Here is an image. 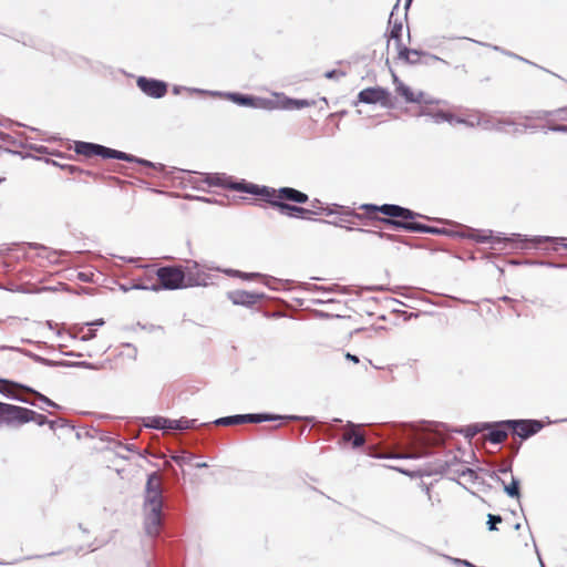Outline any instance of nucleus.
Listing matches in <instances>:
<instances>
[{"label": "nucleus", "mask_w": 567, "mask_h": 567, "mask_svg": "<svg viewBox=\"0 0 567 567\" xmlns=\"http://www.w3.org/2000/svg\"><path fill=\"white\" fill-rule=\"evenodd\" d=\"M342 441L351 443L353 447H360L364 444L365 439L358 425L348 424L342 432Z\"/></svg>", "instance_id": "15"}, {"label": "nucleus", "mask_w": 567, "mask_h": 567, "mask_svg": "<svg viewBox=\"0 0 567 567\" xmlns=\"http://www.w3.org/2000/svg\"><path fill=\"white\" fill-rule=\"evenodd\" d=\"M196 467H206L207 466V463H196L195 464Z\"/></svg>", "instance_id": "34"}, {"label": "nucleus", "mask_w": 567, "mask_h": 567, "mask_svg": "<svg viewBox=\"0 0 567 567\" xmlns=\"http://www.w3.org/2000/svg\"><path fill=\"white\" fill-rule=\"evenodd\" d=\"M4 181V178H0V184Z\"/></svg>", "instance_id": "38"}, {"label": "nucleus", "mask_w": 567, "mask_h": 567, "mask_svg": "<svg viewBox=\"0 0 567 567\" xmlns=\"http://www.w3.org/2000/svg\"><path fill=\"white\" fill-rule=\"evenodd\" d=\"M288 420H297L296 416H280V415H269V414H243V415H233L220 417L215 421L216 425H238L244 423H260L264 421H288Z\"/></svg>", "instance_id": "6"}, {"label": "nucleus", "mask_w": 567, "mask_h": 567, "mask_svg": "<svg viewBox=\"0 0 567 567\" xmlns=\"http://www.w3.org/2000/svg\"><path fill=\"white\" fill-rule=\"evenodd\" d=\"M172 420L164 419V417H157L153 421V426L156 429H171V422Z\"/></svg>", "instance_id": "26"}, {"label": "nucleus", "mask_w": 567, "mask_h": 567, "mask_svg": "<svg viewBox=\"0 0 567 567\" xmlns=\"http://www.w3.org/2000/svg\"><path fill=\"white\" fill-rule=\"evenodd\" d=\"M147 512L145 517V528L148 535L156 536L159 533L162 522V505L157 506H145Z\"/></svg>", "instance_id": "13"}, {"label": "nucleus", "mask_w": 567, "mask_h": 567, "mask_svg": "<svg viewBox=\"0 0 567 567\" xmlns=\"http://www.w3.org/2000/svg\"><path fill=\"white\" fill-rule=\"evenodd\" d=\"M489 237L488 236H476L475 239L480 243H485L487 241Z\"/></svg>", "instance_id": "29"}, {"label": "nucleus", "mask_w": 567, "mask_h": 567, "mask_svg": "<svg viewBox=\"0 0 567 567\" xmlns=\"http://www.w3.org/2000/svg\"><path fill=\"white\" fill-rule=\"evenodd\" d=\"M504 425L522 440L530 437L544 427L543 422L537 420H509L504 422Z\"/></svg>", "instance_id": "8"}, {"label": "nucleus", "mask_w": 567, "mask_h": 567, "mask_svg": "<svg viewBox=\"0 0 567 567\" xmlns=\"http://www.w3.org/2000/svg\"><path fill=\"white\" fill-rule=\"evenodd\" d=\"M173 460L178 464V465H184V464H192V461H193V456L192 455H175L173 456Z\"/></svg>", "instance_id": "27"}, {"label": "nucleus", "mask_w": 567, "mask_h": 567, "mask_svg": "<svg viewBox=\"0 0 567 567\" xmlns=\"http://www.w3.org/2000/svg\"><path fill=\"white\" fill-rule=\"evenodd\" d=\"M315 105V101L286 99L282 102L284 109H303Z\"/></svg>", "instance_id": "21"}, {"label": "nucleus", "mask_w": 567, "mask_h": 567, "mask_svg": "<svg viewBox=\"0 0 567 567\" xmlns=\"http://www.w3.org/2000/svg\"><path fill=\"white\" fill-rule=\"evenodd\" d=\"M558 130L567 131V126H561V127H559Z\"/></svg>", "instance_id": "36"}, {"label": "nucleus", "mask_w": 567, "mask_h": 567, "mask_svg": "<svg viewBox=\"0 0 567 567\" xmlns=\"http://www.w3.org/2000/svg\"><path fill=\"white\" fill-rule=\"evenodd\" d=\"M193 422L194 421L183 420V419L182 420H172L169 422L171 430H186V429H189V427H192Z\"/></svg>", "instance_id": "23"}, {"label": "nucleus", "mask_w": 567, "mask_h": 567, "mask_svg": "<svg viewBox=\"0 0 567 567\" xmlns=\"http://www.w3.org/2000/svg\"><path fill=\"white\" fill-rule=\"evenodd\" d=\"M19 391L33 394L35 398H38L39 400L43 401L48 405L55 406V403H53L50 399H48L43 394L34 391L33 389H31V388H29L27 385H23L21 383H17V382H13V381L0 379V392L13 395L14 398H17V399H19V400H21L23 402L30 403V401H28L27 399L19 398L17 395V393ZM31 404H33V403L31 402Z\"/></svg>", "instance_id": "9"}, {"label": "nucleus", "mask_w": 567, "mask_h": 567, "mask_svg": "<svg viewBox=\"0 0 567 567\" xmlns=\"http://www.w3.org/2000/svg\"><path fill=\"white\" fill-rule=\"evenodd\" d=\"M398 58L406 63L416 64L421 60V53L416 50H411L403 44L398 45Z\"/></svg>", "instance_id": "17"}, {"label": "nucleus", "mask_w": 567, "mask_h": 567, "mask_svg": "<svg viewBox=\"0 0 567 567\" xmlns=\"http://www.w3.org/2000/svg\"><path fill=\"white\" fill-rule=\"evenodd\" d=\"M74 152L79 155H82L86 158H92L94 156H101L103 158H116L121 161L126 162H137L145 166H151L152 164L148 161L145 159H138L135 156L116 151L113 148L105 147L103 145L89 143V142H75L74 144Z\"/></svg>", "instance_id": "4"}, {"label": "nucleus", "mask_w": 567, "mask_h": 567, "mask_svg": "<svg viewBox=\"0 0 567 567\" xmlns=\"http://www.w3.org/2000/svg\"><path fill=\"white\" fill-rule=\"evenodd\" d=\"M159 287L166 290H176L197 285L198 282L187 275L181 266H165L156 271Z\"/></svg>", "instance_id": "5"}, {"label": "nucleus", "mask_w": 567, "mask_h": 567, "mask_svg": "<svg viewBox=\"0 0 567 567\" xmlns=\"http://www.w3.org/2000/svg\"><path fill=\"white\" fill-rule=\"evenodd\" d=\"M488 520H487V525H488V529L489 530H496L497 527H496V524L501 523L503 519L499 515H493V514H488Z\"/></svg>", "instance_id": "25"}, {"label": "nucleus", "mask_w": 567, "mask_h": 567, "mask_svg": "<svg viewBox=\"0 0 567 567\" xmlns=\"http://www.w3.org/2000/svg\"><path fill=\"white\" fill-rule=\"evenodd\" d=\"M137 85L145 94L156 99L164 96L167 92L166 83L158 80L140 78Z\"/></svg>", "instance_id": "12"}, {"label": "nucleus", "mask_w": 567, "mask_h": 567, "mask_svg": "<svg viewBox=\"0 0 567 567\" xmlns=\"http://www.w3.org/2000/svg\"><path fill=\"white\" fill-rule=\"evenodd\" d=\"M205 182L209 186H219L224 188H228L236 192H244L252 195V192L249 190V187H259L256 184L246 183V182H234L231 177L225 175V174H207L205 176Z\"/></svg>", "instance_id": "7"}, {"label": "nucleus", "mask_w": 567, "mask_h": 567, "mask_svg": "<svg viewBox=\"0 0 567 567\" xmlns=\"http://www.w3.org/2000/svg\"><path fill=\"white\" fill-rule=\"evenodd\" d=\"M162 502V476L154 472L148 476L146 483L145 506H159Z\"/></svg>", "instance_id": "10"}, {"label": "nucleus", "mask_w": 567, "mask_h": 567, "mask_svg": "<svg viewBox=\"0 0 567 567\" xmlns=\"http://www.w3.org/2000/svg\"><path fill=\"white\" fill-rule=\"evenodd\" d=\"M477 430H472L471 427L467 429V433L470 435H474L476 433Z\"/></svg>", "instance_id": "35"}, {"label": "nucleus", "mask_w": 567, "mask_h": 567, "mask_svg": "<svg viewBox=\"0 0 567 567\" xmlns=\"http://www.w3.org/2000/svg\"><path fill=\"white\" fill-rule=\"evenodd\" d=\"M507 426L502 423L496 429H493L485 437L492 443L499 444L507 439Z\"/></svg>", "instance_id": "20"}, {"label": "nucleus", "mask_w": 567, "mask_h": 567, "mask_svg": "<svg viewBox=\"0 0 567 567\" xmlns=\"http://www.w3.org/2000/svg\"><path fill=\"white\" fill-rule=\"evenodd\" d=\"M389 97V92L379 86L364 89L358 95L359 101L367 104L381 103L382 105H386Z\"/></svg>", "instance_id": "11"}, {"label": "nucleus", "mask_w": 567, "mask_h": 567, "mask_svg": "<svg viewBox=\"0 0 567 567\" xmlns=\"http://www.w3.org/2000/svg\"><path fill=\"white\" fill-rule=\"evenodd\" d=\"M95 337V333L92 329L87 330V333L83 336V339H92Z\"/></svg>", "instance_id": "28"}, {"label": "nucleus", "mask_w": 567, "mask_h": 567, "mask_svg": "<svg viewBox=\"0 0 567 567\" xmlns=\"http://www.w3.org/2000/svg\"><path fill=\"white\" fill-rule=\"evenodd\" d=\"M505 492L512 497H519V482L512 477L508 485H504Z\"/></svg>", "instance_id": "22"}, {"label": "nucleus", "mask_w": 567, "mask_h": 567, "mask_svg": "<svg viewBox=\"0 0 567 567\" xmlns=\"http://www.w3.org/2000/svg\"><path fill=\"white\" fill-rule=\"evenodd\" d=\"M103 323H104L103 319H100V320L93 322V324H100V326H102ZM87 326H92V323H87Z\"/></svg>", "instance_id": "32"}, {"label": "nucleus", "mask_w": 567, "mask_h": 567, "mask_svg": "<svg viewBox=\"0 0 567 567\" xmlns=\"http://www.w3.org/2000/svg\"><path fill=\"white\" fill-rule=\"evenodd\" d=\"M401 32H402V24H394L391 29V32H390V40H395V47L398 48L399 44H402L401 43Z\"/></svg>", "instance_id": "24"}, {"label": "nucleus", "mask_w": 567, "mask_h": 567, "mask_svg": "<svg viewBox=\"0 0 567 567\" xmlns=\"http://www.w3.org/2000/svg\"><path fill=\"white\" fill-rule=\"evenodd\" d=\"M230 99L239 104V105H244V106H251V107H260L262 106V101L258 97H254V96H248V95H243V94H238V93H235V94H231L230 95Z\"/></svg>", "instance_id": "19"}, {"label": "nucleus", "mask_w": 567, "mask_h": 567, "mask_svg": "<svg viewBox=\"0 0 567 567\" xmlns=\"http://www.w3.org/2000/svg\"><path fill=\"white\" fill-rule=\"evenodd\" d=\"M240 277H243V278H248L249 276H248V275H246V274H244V275H240Z\"/></svg>", "instance_id": "37"}, {"label": "nucleus", "mask_w": 567, "mask_h": 567, "mask_svg": "<svg viewBox=\"0 0 567 567\" xmlns=\"http://www.w3.org/2000/svg\"><path fill=\"white\" fill-rule=\"evenodd\" d=\"M361 209L364 210V214H354V217L359 219L365 217L368 219L379 220L394 228H401L412 233L434 234L439 231L433 227L414 221L419 214L408 208L401 207L399 205L384 204L378 206L372 204H365L361 206Z\"/></svg>", "instance_id": "1"}, {"label": "nucleus", "mask_w": 567, "mask_h": 567, "mask_svg": "<svg viewBox=\"0 0 567 567\" xmlns=\"http://www.w3.org/2000/svg\"><path fill=\"white\" fill-rule=\"evenodd\" d=\"M228 298L231 300L234 305L249 307L259 301L261 296L246 290H235L228 293Z\"/></svg>", "instance_id": "16"}, {"label": "nucleus", "mask_w": 567, "mask_h": 567, "mask_svg": "<svg viewBox=\"0 0 567 567\" xmlns=\"http://www.w3.org/2000/svg\"><path fill=\"white\" fill-rule=\"evenodd\" d=\"M45 420L44 415L33 410L0 402V427L3 425L18 427L31 421L43 424Z\"/></svg>", "instance_id": "3"}, {"label": "nucleus", "mask_w": 567, "mask_h": 567, "mask_svg": "<svg viewBox=\"0 0 567 567\" xmlns=\"http://www.w3.org/2000/svg\"><path fill=\"white\" fill-rule=\"evenodd\" d=\"M433 118L435 122H441V121H447L450 123H462V124H466V125H470V126H474L475 125V122L474 121H470V120H466V118H463V117H458V116H455L454 114L450 113V112H443V111H440V112H436L433 114Z\"/></svg>", "instance_id": "18"}, {"label": "nucleus", "mask_w": 567, "mask_h": 567, "mask_svg": "<svg viewBox=\"0 0 567 567\" xmlns=\"http://www.w3.org/2000/svg\"><path fill=\"white\" fill-rule=\"evenodd\" d=\"M422 488H423V491L426 493V495H427V496H429V498H430V497H431V495H430V488H429V486H426V485H422Z\"/></svg>", "instance_id": "31"}, {"label": "nucleus", "mask_w": 567, "mask_h": 567, "mask_svg": "<svg viewBox=\"0 0 567 567\" xmlns=\"http://www.w3.org/2000/svg\"><path fill=\"white\" fill-rule=\"evenodd\" d=\"M248 189L252 192V195L258 196L272 207L278 208L281 214L289 217L310 218V216L316 213L312 209H307L287 203L293 202L305 204L308 200V195L298 189L291 187H281L276 189L268 186L249 187Z\"/></svg>", "instance_id": "2"}, {"label": "nucleus", "mask_w": 567, "mask_h": 567, "mask_svg": "<svg viewBox=\"0 0 567 567\" xmlns=\"http://www.w3.org/2000/svg\"><path fill=\"white\" fill-rule=\"evenodd\" d=\"M462 563H463L466 567H476V566H474L473 564H471V563H470V561H467V560H463Z\"/></svg>", "instance_id": "33"}, {"label": "nucleus", "mask_w": 567, "mask_h": 567, "mask_svg": "<svg viewBox=\"0 0 567 567\" xmlns=\"http://www.w3.org/2000/svg\"><path fill=\"white\" fill-rule=\"evenodd\" d=\"M347 358L354 361L355 363L359 362V359L355 355H351L350 353L347 354Z\"/></svg>", "instance_id": "30"}, {"label": "nucleus", "mask_w": 567, "mask_h": 567, "mask_svg": "<svg viewBox=\"0 0 567 567\" xmlns=\"http://www.w3.org/2000/svg\"><path fill=\"white\" fill-rule=\"evenodd\" d=\"M393 82L395 84V91L401 95L408 103H424L426 102V95L423 92H414L403 82H401L395 74H393Z\"/></svg>", "instance_id": "14"}]
</instances>
